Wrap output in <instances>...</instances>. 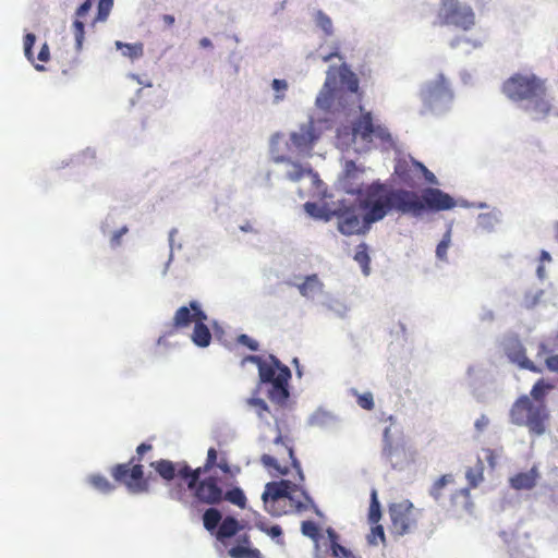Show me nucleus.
Returning a JSON list of instances; mask_svg holds the SVG:
<instances>
[{"mask_svg": "<svg viewBox=\"0 0 558 558\" xmlns=\"http://www.w3.org/2000/svg\"><path fill=\"white\" fill-rule=\"evenodd\" d=\"M450 241H451L450 232L448 231V232H446L442 240L438 243V245L436 247V255L439 259L444 260L447 258V251L450 246Z\"/></svg>", "mask_w": 558, "mask_h": 558, "instance_id": "de8ad7c7", "label": "nucleus"}, {"mask_svg": "<svg viewBox=\"0 0 558 558\" xmlns=\"http://www.w3.org/2000/svg\"><path fill=\"white\" fill-rule=\"evenodd\" d=\"M162 21L168 27H171L174 24L175 19L173 15L165 14L162 16Z\"/></svg>", "mask_w": 558, "mask_h": 558, "instance_id": "0e129e2a", "label": "nucleus"}, {"mask_svg": "<svg viewBox=\"0 0 558 558\" xmlns=\"http://www.w3.org/2000/svg\"><path fill=\"white\" fill-rule=\"evenodd\" d=\"M246 362L257 366L260 383L270 385L267 391L268 399L279 405L286 404L290 396L288 389L291 378L290 368L272 354L267 360L258 355H246L241 364L245 365Z\"/></svg>", "mask_w": 558, "mask_h": 558, "instance_id": "7ed1b4c3", "label": "nucleus"}, {"mask_svg": "<svg viewBox=\"0 0 558 558\" xmlns=\"http://www.w3.org/2000/svg\"><path fill=\"white\" fill-rule=\"evenodd\" d=\"M256 526L262 532L266 533L267 535H269L272 538H279L282 536V529L277 524L269 526L267 522L258 521L256 523Z\"/></svg>", "mask_w": 558, "mask_h": 558, "instance_id": "49530a36", "label": "nucleus"}, {"mask_svg": "<svg viewBox=\"0 0 558 558\" xmlns=\"http://www.w3.org/2000/svg\"><path fill=\"white\" fill-rule=\"evenodd\" d=\"M301 531L305 536L314 541H317L319 537V529L314 521H303L301 525Z\"/></svg>", "mask_w": 558, "mask_h": 558, "instance_id": "a18cd8bd", "label": "nucleus"}, {"mask_svg": "<svg viewBox=\"0 0 558 558\" xmlns=\"http://www.w3.org/2000/svg\"><path fill=\"white\" fill-rule=\"evenodd\" d=\"M272 88L276 92L284 93L288 89V83L284 80L275 78L271 83ZM284 98L283 94L276 95V101L282 100Z\"/></svg>", "mask_w": 558, "mask_h": 558, "instance_id": "603ef678", "label": "nucleus"}, {"mask_svg": "<svg viewBox=\"0 0 558 558\" xmlns=\"http://www.w3.org/2000/svg\"><path fill=\"white\" fill-rule=\"evenodd\" d=\"M247 404L252 407L259 418L267 420V415L270 414L269 407L260 398H250L246 400Z\"/></svg>", "mask_w": 558, "mask_h": 558, "instance_id": "79ce46f5", "label": "nucleus"}, {"mask_svg": "<svg viewBox=\"0 0 558 558\" xmlns=\"http://www.w3.org/2000/svg\"><path fill=\"white\" fill-rule=\"evenodd\" d=\"M485 458H486V461L488 462L489 466L492 469H494L497 464V454L496 452L493 450V449H485Z\"/></svg>", "mask_w": 558, "mask_h": 558, "instance_id": "bf43d9fd", "label": "nucleus"}, {"mask_svg": "<svg viewBox=\"0 0 558 558\" xmlns=\"http://www.w3.org/2000/svg\"><path fill=\"white\" fill-rule=\"evenodd\" d=\"M381 518L380 504L377 498L376 489L371 492V505L368 511V520L371 523L376 524Z\"/></svg>", "mask_w": 558, "mask_h": 558, "instance_id": "ea45409f", "label": "nucleus"}, {"mask_svg": "<svg viewBox=\"0 0 558 558\" xmlns=\"http://www.w3.org/2000/svg\"><path fill=\"white\" fill-rule=\"evenodd\" d=\"M113 7V0H99L96 21L104 22L108 19Z\"/></svg>", "mask_w": 558, "mask_h": 558, "instance_id": "c03bdc74", "label": "nucleus"}, {"mask_svg": "<svg viewBox=\"0 0 558 558\" xmlns=\"http://www.w3.org/2000/svg\"><path fill=\"white\" fill-rule=\"evenodd\" d=\"M489 424V418L482 414L474 423V426L475 428L478 430V432H483Z\"/></svg>", "mask_w": 558, "mask_h": 558, "instance_id": "052dcab7", "label": "nucleus"}, {"mask_svg": "<svg viewBox=\"0 0 558 558\" xmlns=\"http://www.w3.org/2000/svg\"><path fill=\"white\" fill-rule=\"evenodd\" d=\"M357 404L364 410H373L375 407L373 395L371 392L360 395L357 397Z\"/></svg>", "mask_w": 558, "mask_h": 558, "instance_id": "8fccbe9b", "label": "nucleus"}, {"mask_svg": "<svg viewBox=\"0 0 558 558\" xmlns=\"http://www.w3.org/2000/svg\"><path fill=\"white\" fill-rule=\"evenodd\" d=\"M501 92L511 101L525 102V110L535 120L547 118L553 110L546 80L533 73H514L502 83Z\"/></svg>", "mask_w": 558, "mask_h": 558, "instance_id": "f03ea898", "label": "nucleus"}, {"mask_svg": "<svg viewBox=\"0 0 558 558\" xmlns=\"http://www.w3.org/2000/svg\"><path fill=\"white\" fill-rule=\"evenodd\" d=\"M422 172H428V169L414 159L400 158L395 165V174L399 181L409 186L415 187L422 178Z\"/></svg>", "mask_w": 558, "mask_h": 558, "instance_id": "dca6fc26", "label": "nucleus"}, {"mask_svg": "<svg viewBox=\"0 0 558 558\" xmlns=\"http://www.w3.org/2000/svg\"><path fill=\"white\" fill-rule=\"evenodd\" d=\"M283 138L281 134H275L270 141V150L274 156L275 162H289L291 169L287 172V178L291 181H299L307 174H313V170L310 166L305 167L298 162L290 161L279 148V143Z\"/></svg>", "mask_w": 558, "mask_h": 558, "instance_id": "f3484780", "label": "nucleus"}, {"mask_svg": "<svg viewBox=\"0 0 558 558\" xmlns=\"http://www.w3.org/2000/svg\"><path fill=\"white\" fill-rule=\"evenodd\" d=\"M87 482L98 492L107 494L114 489V485L101 474H92L88 476Z\"/></svg>", "mask_w": 558, "mask_h": 558, "instance_id": "c9c22d12", "label": "nucleus"}, {"mask_svg": "<svg viewBox=\"0 0 558 558\" xmlns=\"http://www.w3.org/2000/svg\"><path fill=\"white\" fill-rule=\"evenodd\" d=\"M440 25H454L463 31L471 29L475 24V14L470 5L459 0H441L438 11Z\"/></svg>", "mask_w": 558, "mask_h": 558, "instance_id": "6e6552de", "label": "nucleus"}, {"mask_svg": "<svg viewBox=\"0 0 558 558\" xmlns=\"http://www.w3.org/2000/svg\"><path fill=\"white\" fill-rule=\"evenodd\" d=\"M442 97H451L449 84L442 74H439L434 82L428 83L424 88V98L433 102Z\"/></svg>", "mask_w": 558, "mask_h": 558, "instance_id": "4be33fe9", "label": "nucleus"}, {"mask_svg": "<svg viewBox=\"0 0 558 558\" xmlns=\"http://www.w3.org/2000/svg\"><path fill=\"white\" fill-rule=\"evenodd\" d=\"M390 429L384 432L383 457L393 469H402L410 461L404 441H393L389 436Z\"/></svg>", "mask_w": 558, "mask_h": 558, "instance_id": "2eb2a0df", "label": "nucleus"}, {"mask_svg": "<svg viewBox=\"0 0 558 558\" xmlns=\"http://www.w3.org/2000/svg\"><path fill=\"white\" fill-rule=\"evenodd\" d=\"M510 420L514 425L525 426L531 434L541 436L546 432L549 412L545 403H535L523 395L512 404Z\"/></svg>", "mask_w": 558, "mask_h": 558, "instance_id": "39448f33", "label": "nucleus"}, {"mask_svg": "<svg viewBox=\"0 0 558 558\" xmlns=\"http://www.w3.org/2000/svg\"><path fill=\"white\" fill-rule=\"evenodd\" d=\"M555 351H558V332L537 342L536 357H544L545 367L558 374V354H554Z\"/></svg>", "mask_w": 558, "mask_h": 558, "instance_id": "a211bd4d", "label": "nucleus"}, {"mask_svg": "<svg viewBox=\"0 0 558 558\" xmlns=\"http://www.w3.org/2000/svg\"><path fill=\"white\" fill-rule=\"evenodd\" d=\"M340 82L351 93H355L359 89V80L356 75L345 65L342 64L339 70Z\"/></svg>", "mask_w": 558, "mask_h": 558, "instance_id": "473e14b6", "label": "nucleus"}, {"mask_svg": "<svg viewBox=\"0 0 558 558\" xmlns=\"http://www.w3.org/2000/svg\"><path fill=\"white\" fill-rule=\"evenodd\" d=\"M555 389V385L545 378H539L536 380V383L533 385L531 391H530V398L535 403H545L546 396Z\"/></svg>", "mask_w": 558, "mask_h": 558, "instance_id": "c756f323", "label": "nucleus"}, {"mask_svg": "<svg viewBox=\"0 0 558 558\" xmlns=\"http://www.w3.org/2000/svg\"><path fill=\"white\" fill-rule=\"evenodd\" d=\"M242 527L243 526L235 518L228 515L221 521L216 536L219 541H225L226 538L236 535Z\"/></svg>", "mask_w": 558, "mask_h": 558, "instance_id": "cd10ccee", "label": "nucleus"}, {"mask_svg": "<svg viewBox=\"0 0 558 558\" xmlns=\"http://www.w3.org/2000/svg\"><path fill=\"white\" fill-rule=\"evenodd\" d=\"M376 537H378L381 542H385V532L384 527L379 524L372 527V533L369 536V543L371 544H377Z\"/></svg>", "mask_w": 558, "mask_h": 558, "instance_id": "5fc2aeb1", "label": "nucleus"}, {"mask_svg": "<svg viewBox=\"0 0 558 558\" xmlns=\"http://www.w3.org/2000/svg\"><path fill=\"white\" fill-rule=\"evenodd\" d=\"M459 497H462L464 499V502H465V508L468 509L469 506L471 505V496H470V488H461L459 490H457L453 495H452V500H456L457 498Z\"/></svg>", "mask_w": 558, "mask_h": 558, "instance_id": "6e6d98bb", "label": "nucleus"}, {"mask_svg": "<svg viewBox=\"0 0 558 558\" xmlns=\"http://www.w3.org/2000/svg\"><path fill=\"white\" fill-rule=\"evenodd\" d=\"M192 341L199 348H206L210 344L211 332L206 325V320H199L194 325Z\"/></svg>", "mask_w": 558, "mask_h": 558, "instance_id": "c85d7f7f", "label": "nucleus"}, {"mask_svg": "<svg viewBox=\"0 0 558 558\" xmlns=\"http://www.w3.org/2000/svg\"><path fill=\"white\" fill-rule=\"evenodd\" d=\"M332 70L333 69L331 68L327 72V77H326L325 84L316 98V104L320 108H328L333 98V92L337 86V81H336V74L333 73Z\"/></svg>", "mask_w": 558, "mask_h": 558, "instance_id": "393cba45", "label": "nucleus"}, {"mask_svg": "<svg viewBox=\"0 0 558 558\" xmlns=\"http://www.w3.org/2000/svg\"><path fill=\"white\" fill-rule=\"evenodd\" d=\"M354 260L360 264V266L363 269L364 275L369 274V263L371 258L367 252V245L365 243H361L357 245L355 254H354Z\"/></svg>", "mask_w": 558, "mask_h": 558, "instance_id": "58836bf2", "label": "nucleus"}, {"mask_svg": "<svg viewBox=\"0 0 558 558\" xmlns=\"http://www.w3.org/2000/svg\"><path fill=\"white\" fill-rule=\"evenodd\" d=\"M129 231L128 227H122L119 230L114 231L110 239V244L112 247H117L121 244V238L126 234Z\"/></svg>", "mask_w": 558, "mask_h": 558, "instance_id": "864d4df0", "label": "nucleus"}, {"mask_svg": "<svg viewBox=\"0 0 558 558\" xmlns=\"http://www.w3.org/2000/svg\"><path fill=\"white\" fill-rule=\"evenodd\" d=\"M217 450L215 448H209L207 451V458L204 465L198 466L196 469H192L190 465H182L181 474L182 480L185 481L186 485H194V482L202 475L209 473L217 464Z\"/></svg>", "mask_w": 558, "mask_h": 558, "instance_id": "6ab92c4d", "label": "nucleus"}, {"mask_svg": "<svg viewBox=\"0 0 558 558\" xmlns=\"http://www.w3.org/2000/svg\"><path fill=\"white\" fill-rule=\"evenodd\" d=\"M416 201L421 204L417 211H408V215L421 216L426 209L429 210H448L454 207V199L439 189L427 187L423 191L422 196L415 192Z\"/></svg>", "mask_w": 558, "mask_h": 558, "instance_id": "9b49d317", "label": "nucleus"}, {"mask_svg": "<svg viewBox=\"0 0 558 558\" xmlns=\"http://www.w3.org/2000/svg\"><path fill=\"white\" fill-rule=\"evenodd\" d=\"M301 295L305 298H313L319 293L323 289V283L318 279L317 275H310L305 277V280L298 286Z\"/></svg>", "mask_w": 558, "mask_h": 558, "instance_id": "7c9ffc66", "label": "nucleus"}, {"mask_svg": "<svg viewBox=\"0 0 558 558\" xmlns=\"http://www.w3.org/2000/svg\"><path fill=\"white\" fill-rule=\"evenodd\" d=\"M338 218V230L344 235L365 234L373 222H366L365 215L362 219L350 208L333 211Z\"/></svg>", "mask_w": 558, "mask_h": 558, "instance_id": "ddd939ff", "label": "nucleus"}, {"mask_svg": "<svg viewBox=\"0 0 558 558\" xmlns=\"http://www.w3.org/2000/svg\"><path fill=\"white\" fill-rule=\"evenodd\" d=\"M153 449V446L150 444L143 442L137 446L136 448V463H141L144 454Z\"/></svg>", "mask_w": 558, "mask_h": 558, "instance_id": "4d7b16f0", "label": "nucleus"}, {"mask_svg": "<svg viewBox=\"0 0 558 558\" xmlns=\"http://www.w3.org/2000/svg\"><path fill=\"white\" fill-rule=\"evenodd\" d=\"M380 128L375 126L371 112L362 113L361 117L353 124V132L360 135L363 140H368L375 133H380Z\"/></svg>", "mask_w": 558, "mask_h": 558, "instance_id": "b1692460", "label": "nucleus"}, {"mask_svg": "<svg viewBox=\"0 0 558 558\" xmlns=\"http://www.w3.org/2000/svg\"><path fill=\"white\" fill-rule=\"evenodd\" d=\"M539 477L536 466L527 472H520L510 478V486L517 490H530L535 487Z\"/></svg>", "mask_w": 558, "mask_h": 558, "instance_id": "5701e85b", "label": "nucleus"}, {"mask_svg": "<svg viewBox=\"0 0 558 558\" xmlns=\"http://www.w3.org/2000/svg\"><path fill=\"white\" fill-rule=\"evenodd\" d=\"M304 208L308 215L317 218L322 217L320 208L315 203L307 202L304 204Z\"/></svg>", "mask_w": 558, "mask_h": 558, "instance_id": "13d9d810", "label": "nucleus"}, {"mask_svg": "<svg viewBox=\"0 0 558 558\" xmlns=\"http://www.w3.org/2000/svg\"><path fill=\"white\" fill-rule=\"evenodd\" d=\"M183 497H184V493L181 492V490L180 492H175V493L174 492L171 493V498L177 499L179 501H182Z\"/></svg>", "mask_w": 558, "mask_h": 558, "instance_id": "338daca9", "label": "nucleus"}, {"mask_svg": "<svg viewBox=\"0 0 558 558\" xmlns=\"http://www.w3.org/2000/svg\"><path fill=\"white\" fill-rule=\"evenodd\" d=\"M240 545L233 546L229 549V555L232 558H262V554L256 548H250V536L247 534L239 537Z\"/></svg>", "mask_w": 558, "mask_h": 558, "instance_id": "bb28decb", "label": "nucleus"}, {"mask_svg": "<svg viewBox=\"0 0 558 558\" xmlns=\"http://www.w3.org/2000/svg\"><path fill=\"white\" fill-rule=\"evenodd\" d=\"M199 46L203 48H210L213 46L211 40L207 37H204L199 40Z\"/></svg>", "mask_w": 558, "mask_h": 558, "instance_id": "69168bd1", "label": "nucleus"}, {"mask_svg": "<svg viewBox=\"0 0 558 558\" xmlns=\"http://www.w3.org/2000/svg\"><path fill=\"white\" fill-rule=\"evenodd\" d=\"M222 515L216 508H208L203 514V524L207 531H214L220 525Z\"/></svg>", "mask_w": 558, "mask_h": 558, "instance_id": "f704fd0d", "label": "nucleus"}, {"mask_svg": "<svg viewBox=\"0 0 558 558\" xmlns=\"http://www.w3.org/2000/svg\"><path fill=\"white\" fill-rule=\"evenodd\" d=\"M422 177H425L426 180L429 181V182H434L435 181V175L429 170H428V172H422Z\"/></svg>", "mask_w": 558, "mask_h": 558, "instance_id": "774afa93", "label": "nucleus"}, {"mask_svg": "<svg viewBox=\"0 0 558 558\" xmlns=\"http://www.w3.org/2000/svg\"><path fill=\"white\" fill-rule=\"evenodd\" d=\"M391 527L398 535H404L416 527L422 510L416 509L410 500H402L389 506Z\"/></svg>", "mask_w": 558, "mask_h": 558, "instance_id": "1a4fd4ad", "label": "nucleus"}, {"mask_svg": "<svg viewBox=\"0 0 558 558\" xmlns=\"http://www.w3.org/2000/svg\"><path fill=\"white\" fill-rule=\"evenodd\" d=\"M113 480L126 487L132 494H144L149 492V477H145L141 463L132 457L126 463H119L111 468Z\"/></svg>", "mask_w": 558, "mask_h": 558, "instance_id": "0eeeda50", "label": "nucleus"}, {"mask_svg": "<svg viewBox=\"0 0 558 558\" xmlns=\"http://www.w3.org/2000/svg\"><path fill=\"white\" fill-rule=\"evenodd\" d=\"M354 193L366 222L375 223L391 211L408 215V211H417L422 208L416 201L415 192L392 189L378 180L360 186Z\"/></svg>", "mask_w": 558, "mask_h": 558, "instance_id": "f257e3e1", "label": "nucleus"}, {"mask_svg": "<svg viewBox=\"0 0 558 558\" xmlns=\"http://www.w3.org/2000/svg\"><path fill=\"white\" fill-rule=\"evenodd\" d=\"M483 462L478 459L476 468L466 470L465 477L469 482L470 488H475L484 480Z\"/></svg>", "mask_w": 558, "mask_h": 558, "instance_id": "4c0bfd02", "label": "nucleus"}, {"mask_svg": "<svg viewBox=\"0 0 558 558\" xmlns=\"http://www.w3.org/2000/svg\"><path fill=\"white\" fill-rule=\"evenodd\" d=\"M327 534L330 541L332 555L337 558H356L351 550L338 543L339 536L335 530L328 529Z\"/></svg>", "mask_w": 558, "mask_h": 558, "instance_id": "2f4dec72", "label": "nucleus"}, {"mask_svg": "<svg viewBox=\"0 0 558 558\" xmlns=\"http://www.w3.org/2000/svg\"><path fill=\"white\" fill-rule=\"evenodd\" d=\"M317 136L315 135L312 122L302 125L299 131L291 133V145L298 153L310 154Z\"/></svg>", "mask_w": 558, "mask_h": 558, "instance_id": "aec40b11", "label": "nucleus"}, {"mask_svg": "<svg viewBox=\"0 0 558 558\" xmlns=\"http://www.w3.org/2000/svg\"><path fill=\"white\" fill-rule=\"evenodd\" d=\"M216 466L226 474L230 473V465L227 459H221L219 462H217Z\"/></svg>", "mask_w": 558, "mask_h": 558, "instance_id": "e2e57ef3", "label": "nucleus"}, {"mask_svg": "<svg viewBox=\"0 0 558 558\" xmlns=\"http://www.w3.org/2000/svg\"><path fill=\"white\" fill-rule=\"evenodd\" d=\"M50 58V51L49 46L47 44H44L38 52L37 59L40 62H47Z\"/></svg>", "mask_w": 558, "mask_h": 558, "instance_id": "680f3d73", "label": "nucleus"}, {"mask_svg": "<svg viewBox=\"0 0 558 558\" xmlns=\"http://www.w3.org/2000/svg\"><path fill=\"white\" fill-rule=\"evenodd\" d=\"M36 36L32 33H28L24 36V53L25 57L34 63V56H33V46L35 44Z\"/></svg>", "mask_w": 558, "mask_h": 558, "instance_id": "09e8293b", "label": "nucleus"}, {"mask_svg": "<svg viewBox=\"0 0 558 558\" xmlns=\"http://www.w3.org/2000/svg\"><path fill=\"white\" fill-rule=\"evenodd\" d=\"M207 314L203 311L199 302L191 301L187 306H181L174 313L170 333L185 329L192 323L197 324L199 320H207Z\"/></svg>", "mask_w": 558, "mask_h": 558, "instance_id": "4468645a", "label": "nucleus"}, {"mask_svg": "<svg viewBox=\"0 0 558 558\" xmlns=\"http://www.w3.org/2000/svg\"><path fill=\"white\" fill-rule=\"evenodd\" d=\"M187 488L193 492V496L199 504L214 506L223 500L221 480L215 475H207L203 478L199 476L194 485H187Z\"/></svg>", "mask_w": 558, "mask_h": 558, "instance_id": "9d476101", "label": "nucleus"}, {"mask_svg": "<svg viewBox=\"0 0 558 558\" xmlns=\"http://www.w3.org/2000/svg\"><path fill=\"white\" fill-rule=\"evenodd\" d=\"M116 47L122 50V54L131 60L140 59L144 54V45L142 43L124 44L116 41Z\"/></svg>", "mask_w": 558, "mask_h": 558, "instance_id": "72a5a7b5", "label": "nucleus"}, {"mask_svg": "<svg viewBox=\"0 0 558 558\" xmlns=\"http://www.w3.org/2000/svg\"><path fill=\"white\" fill-rule=\"evenodd\" d=\"M276 446L275 454L265 453L260 457L262 464L269 471H275L281 475L289 474L287 462L290 461L295 471L294 480L302 483L304 482V474L300 461L295 458L292 446L283 440L282 435L279 433L274 441Z\"/></svg>", "mask_w": 558, "mask_h": 558, "instance_id": "423d86ee", "label": "nucleus"}, {"mask_svg": "<svg viewBox=\"0 0 558 558\" xmlns=\"http://www.w3.org/2000/svg\"><path fill=\"white\" fill-rule=\"evenodd\" d=\"M453 481V477L452 475H449V474H446V475H441L437 481L434 482V484L432 485L430 489H429V495L435 499V500H439L440 497H441V490L442 488L451 483Z\"/></svg>", "mask_w": 558, "mask_h": 558, "instance_id": "a19ab883", "label": "nucleus"}, {"mask_svg": "<svg viewBox=\"0 0 558 558\" xmlns=\"http://www.w3.org/2000/svg\"><path fill=\"white\" fill-rule=\"evenodd\" d=\"M223 500H227L241 509L246 507V497L240 487H233L232 489L223 493Z\"/></svg>", "mask_w": 558, "mask_h": 558, "instance_id": "e433bc0d", "label": "nucleus"}, {"mask_svg": "<svg viewBox=\"0 0 558 558\" xmlns=\"http://www.w3.org/2000/svg\"><path fill=\"white\" fill-rule=\"evenodd\" d=\"M262 498L266 510L276 517L286 513V510L279 509L277 506L287 499L294 502L296 510H304L313 505L310 495L299 484L288 480L267 483Z\"/></svg>", "mask_w": 558, "mask_h": 558, "instance_id": "20e7f679", "label": "nucleus"}, {"mask_svg": "<svg viewBox=\"0 0 558 558\" xmlns=\"http://www.w3.org/2000/svg\"><path fill=\"white\" fill-rule=\"evenodd\" d=\"M92 4H93L92 0H86L77 8L76 13H75L77 19L73 23V33H74L77 50L82 49L84 37H85V25L80 19L87 14V12L92 8Z\"/></svg>", "mask_w": 558, "mask_h": 558, "instance_id": "a878e982", "label": "nucleus"}, {"mask_svg": "<svg viewBox=\"0 0 558 558\" xmlns=\"http://www.w3.org/2000/svg\"><path fill=\"white\" fill-rule=\"evenodd\" d=\"M502 349L509 361L521 369L541 374L543 369L526 353V348L517 336H509L502 342Z\"/></svg>", "mask_w": 558, "mask_h": 558, "instance_id": "f8f14e48", "label": "nucleus"}, {"mask_svg": "<svg viewBox=\"0 0 558 558\" xmlns=\"http://www.w3.org/2000/svg\"><path fill=\"white\" fill-rule=\"evenodd\" d=\"M315 22L317 26L322 28L327 36L332 35V21L326 13L318 10L315 14Z\"/></svg>", "mask_w": 558, "mask_h": 558, "instance_id": "37998d69", "label": "nucleus"}, {"mask_svg": "<svg viewBox=\"0 0 558 558\" xmlns=\"http://www.w3.org/2000/svg\"><path fill=\"white\" fill-rule=\"evenodd\" d=\"M182 465H189L185 461L172 462L167 459H160L150 463V466L156 473L166 482L174 480L177 476L182 478L181 469Z\"/></svg>", "mask_w": 558, "mask_h": 558, "instance_id": "412c9836", "label": "nucleus"}, {"mask_svg": "<svg viewBox=\"0 0 558 558\" xmlns=\"http://www.w3.org/2000/svg\"><path fill=\"white\" fill-rule=\"evenodd\" d=\"M238 343L245 345L251 351H257L258 350V342L254 339H252L250 336L242 333L236 338Z\"/></svg>", "mask_w": 558, "mask_h": 558, "instance_id": "3c124183", "label": "nucleus"}]
</instances>
